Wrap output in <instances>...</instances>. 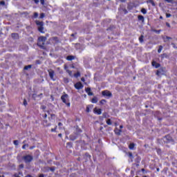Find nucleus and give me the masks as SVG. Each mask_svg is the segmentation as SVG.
<instances>
[{
    "mask_svg": "<svg viewBox=\"0 0 177 177\" xmlns=\"http://www.w3.org/2000/svg\"><path fill=\"white\" fill-rule=\"evenodd\" d=\"M40 3L42 6H44V8H46V6H48V4L45 3V0H40Z\"/></svg>",
    "mask_w": 177,
    "mask_h": 177,
    "instance_id": "21",
    "label": "nucleus"
},
{
    "mask_svg": "<svg viewBox=\"0 0 177 177\" xmlns=\"http://www.w3.org/2000/svg\"><path fill=\"white\" fill-rule=\"evenodd\" d=\"M85 157H86L87 158H91V155L89 154V153H86Z\"/></svg>",
    "mask_w": 177,
    "mask_h": 177,
    "instance_id": "42",
    "label": "nucleus"
},
{
    "mask_svg": "<svg viewBox=\"0 0 177 177\" xmlns=\"http://www.w3.org/2000/svg\"><path fill=\"white\" fill-rule=\"evenodd\" d=\"M129 150H133L135 149V143L132 142L129 145Z\"/></svg>",
    "mask_w": 177,
    "mask_h": 177,
    "instance_id": "20",
    "label": "nucleus"
},
{
    "mask_svg": "<svg viewBox=\"0 0 177 177\" xmlns=\"http://www.w3.org/2000/svg\"><path fill=\"white\" fill-rule=\"evenodd\" d=\"M77 133H81L82 132V130L81 129H77Z\"/></svg>",
    "mask_w": 177,
    "mask_h": 177,
    "instance_id": "45",
    "label": "nucleus"
},
{
    "mask_svg": "<svg viewBox=\"0 0 177 177\" xmlns=\"http://www.w3.org/2000/svg\"><path fill=\"white\" fill-rule=\"evenodd\" d=\"M106 100H101L100 101V103L101 104H104V103H106Z\"/></svg>",
    "mask_w": 177,
    "mask_h": 177,
    "instance_id": "39",
    "label": "nucleus"
},
{
    "mask_svg": "<svg viewBox=\"0 0 177 177\" xmlns=\"http://www.w3.org/2000/svg\"><path fill=\"white\" fill-rule=\"evenodd\" d=\"M55 114H50V117H51V118H53V117H55Z\"/></svg>",
    "mask_w": 177,
    "mask_h": 177,
    "instance_id": "60",
    "label": "nucleus"
},
{
    "mask_svg": "<svg viewBox=\"0 0 177 177\" xmlns=\"http://www.w3.org/2000/svg\"><path fill=\"white\" fill-rule=\"evenodd\" d=\"M150 4L152 5V6H156V3H154V1L153 0H148V1Z\"/></svg>",
    "mask_w": 177,
    "mask_h": 177,
    "instance_id": "28",
    "label": "nucleus"
},
{
    "mask_svg": "<svg viewBox=\"0 0 177 177\" xmlns=\"http://www.w3.org/2000/svg\"><path fill=\"white\" fill-rule=\"evenodd\" d=\"M13 144L15 145V146H19V140H14Z\"/></svg>",
    "mask_w": 177,
    "mask_h": 177,
    "instance_id": "33",
    "label": "nucleus"
},
{
    "mask_svg": "<svg viewBox=\"0 0 177 177\" xmlns=\"http://www.w3.org/2000/svg\"><path fill=\"white\" fill-rule=\"evenodd\" d=\"M0 5H5V1H1Z\"/></svg>",
    "mask_w": 177,
    "mask_h": 177,
    "instance_id": "58",
    "label": "nucleus"
},
{
    "mask_svg": "<svg viewBox=\"0 0 177 177\" xmlns=\"http://www.w3.org/2000/svg\"><path fill=\"white\" fill-rule=\"evenodd\" d=\"M141 12L143 15H146V13H147V10H146L145 8H142Z\"/></svg>",
    "mask_w": 177,
    "mask_h": 177,
    "instance_id": "32",
    "label": "nucleus"
},
{
    "mask_svg": "<svg viewBox=\"0 0 177 177\" xmlns=\"http://www.w3.org/2000/svg\"><path fill=\"white\" fill-rule=\"evenodd\" d=\"M166 39H172V37H168V36H166Z\"/></svg>",
    "mask_w": 177,
    "mask_h": 177,
    "instance_id": "55",
    "label": "nucleus"
},
{
    "mask_svg": "<svg viewBox=\"0 0 177 177\" xmlns=\"http://www.w3.org/2000/svg\"><path fill=\"white\" fill-rule=\"evenodd\" d=\"M165 139H166L167 143H169V142H174L172 137L169 135L165 136Z\"/></svg>",
    "mask_w": 177,
    "mask_h": 177,
    "instance_id": "10",
    "label": "nucleus"
},
{
    "mask_svg": "<svg viewBox=\"0 0 177 177\" xmlns=\"http://www.w3.org/2000/svg\"><path fill=\"white\" fill-rule=\"evenodd\" d=\"M123 128H124V126H122V125L120 126V129H122Z\"/></svg>",
    "mask_w": 177,
    "mask_h": 177,
    "instance_id": "61",
    "label": "nucleus"
},
{
    "mask_svg": "<svg viewBox=\"0 0 177 177\" xmlns=\"http://www.w3.org/2000/svg\"><path fill=\"white\" fill-rule=\"evenodd\" d=\"M58 127H59V129H62V127H63V123L62 122H59L58 123Z\"/></svg>",
    "mask_w": 177,
    "mask_h": 177,
    "instance_id": "38",
    "label": "nucleus"
},
{
    "mask_svg": "<svg viewBox=\"0 0 177 177\" xmlns=\"http://www.w3.org/2000/svg\"><path fill=\"white\" fill-rule=\"evenodd\" d=\"M46 113H48V114H50V111H46Z\"/></svg>",
    "mask_w": 177,
    "mask_h": 177,
    "instance_id": "63",
    "label": "nucleus"
},
{
    "mask_svg": "<svg viewBox=\"0 0 177 177\" xmlns=\"http://www.w3.org/2000/svg\"><path fill=\"white\" fill-rule=\"evenodd\" d=\"M32 99H35V97H37V94H32Z\"/></svg>",
    "mask_w": 177,
    "mask_h": 177,
    "instance_id": "52",
    "label": "nucleus"
},
{
    "mask_svg": "<svg viewBox=\"0 0 177 177\" xmlns=\"http://www.w3.org/2000/svg\"><path fill=\"white\" fill-rule=\"evenodd\" d=\"M39 16L38 12H34L33 16L32 17V19H37Z\"/></svg>",
    "mask_w": 177,
    "mask_h": 177,
    "instance_id": "25",
    "label": "nucleus"
},
{
    "mask_svg": "<svg viewBox=\"0 0 177 177\" xmlns=\"http://www.w3.org/2000/svg\"><path fill=\"white\" fill-rule=\"evenodd\" d=\"M143 38H145V37L142 35L139 37V41L140 44L143 43L144 41Z\"/></svg>",
    "mask_w": 177,
    "mask_h": 177,
    "instance_id": "30",
    "label": "nucleus"
},
{
    "mask_svg": "<svg viewBox=\"0 0 177 177\" xmlns=\"http://www.w3.org/2000/svg\"><path fill=\"white\" fill-rule=\"evenodd\" d=\"M75 59V56L74 55H68L66 57V60H68V62H71L73 60H74Z\"/></svg>",
    "mask_w": 177,
    "mask_h": 177,
    "instance_id": "13",
    "label": "nucleus"
},
{
    "mask_svg": "<svg viewBox=\"0 0 177 177\" xmlns=\"http://www.w3.org/2000/svg\"><path fill=\"white\" fill-rule=\"evenodd\" d=\"M127 156L131 158V160H133V154H132V152L127 153Z\"/></svg>",
    "mask_w": 177,
    "mask_h": 177,
    "instance_id": "22",
    "label": "nucleus"
},
{
    "mask_svg": "<svg viewBox=\"0 0 177 177\" xmlns=\"http://www.w3.org/2000/svg\"><path fill=\"white\" fill-rule=\"evenodd\" d=\"M171 16H172V15L168 13L166 14L167 19H169V17H171Z\"/></svg>",
    "mask_w": 177,
    "mask_h": 177,
    "instance_id": "46",
    "label": "nucleus"
},
{
    "mask_svg": "<svg viewBox=\"0 0 177 177\" xmlns=\"http://www.w3.org/2000/svg\"><path fill=\"white\" fill-rule=\"evenodd\" d=\"M56 129H57V126H55L54 129H51V132H56Z\"/></svg>",
    "mask_w": 177,
    "mask_h": 177,
    "instance_id": "41",
    "label": "nucleus"
},
{
    "mask_svg": "<svg viewBox=\"0 0 177 177\" xmlns=\"http://www.w3.org/2000/svg\"><path fill=\"white\" fill-rule=\"evenodd\" d=\"M165 2H168V3H171L172 2V0H165Z\"/></svg>",
    "mask_w": 177,
    "mask_h": 177,
    "instance_id": "54",
    "label": "nucleus"
},
{
    "mask_svg": "<svg viewBox=\"0 0 177 177\" xmlns=\"http://www.w3.org/2000/svg\"><path fill=\"white\" fill-rule=\"evenodd\" d=\"M39 177H45V175L44 174H39Z\"/></svg>",
    "mask_w": 177,
    "mask_h": 177,
    "instance_id": "57",
    "label": "nucleus"
},
{
    "mask_svg": "<svg viewBox=\"0 0 177 177\" xmlns=\"http://www.w3.org/2000/svg\"><path fill=\"white\" fill-rule=\"evenodd\" d=\"M36 64H41L40 60H36Z\"/></svg>",
    "mask_w": 177,
    "mask_h": 177,
    "instance_id": "51",
    "label": "nucleus"
},
{
    "mask_svg": "<svg viewBox=\"0 0 177 177\" xmlns=\"http://www.w3.org/2000/svg\"><path fill=\"white\" fill-rule=\"evenodd\" d=\"M41 110H44V111H45V110H46V106H45V105H41Z\"/></svg>",
    "mask_w": 177,
    "mask_h": 177,
    "instance_id": "36",
    "label": "nucleus"
},
{
    "mask_svg": "<svg viewBox=\"0 0 177 177\" xmlns=\"http://www.w3.org/2000/svg\"><path fill=\"white\" fill-rule=\"evenodd\" d=\"M74 86L75 89L80 91V89H82V88H84V84H82L81 82H77L75 84Z\"/></svg>",
    "mask_w": 177,
    "mask_h": 177,
    "instance_id": "6",
    "label": "nucleus"
},
{
    "mask_svg": "<svg viewBox=\"0 0 177 177\" xmlns=\"http://www.w3.org/2000/svg\"><path fill=\"white\" fill-rule=\"evenodd\" d=\"M11 37L13 39H19V33H12Z\"/></svg>",
    "mask_w": 177,
    "mask_h": 177,
    "instance_id": "14",
    "label": "nucleus"
},
{
    "mask_svg": "<svg viewBox=\"0 0 177 177\" xmlns=\"http://www.w3.org/2000/svg\"><path fill=\"white\" fill-rule=\"evenodd\" d=\"M167 54H165V53H163L162 55V59H164V57H167Z\"/></svg>",
    "mask_w": 177,
    "mask_h": 177,
    "instance_id": "50",
    "label": "nucleus"
},
{
    "mask_svg": "<svg viewBox=\"0 0 177 177\" xmlns=\"http://www.w3.org/2000/svg\"><path fill=\"white\" fill-rule=\"evenodd\" d=\"M42 117H43V118L44 120H46V118H48V115L47 114H44V115H42Z\"/></svg>",
    "mask_w": 177,
    "mask_h": 177,
    "instance_id": "47",
    "label": "nucleus"
},
{
    "mask_svg": "<svg viewBox=\"0 0 177 177\" xmlns=\"http://www.w3.org/2000/svg\"><path fill=\"white\" fill-rule=\"evenodd\" d=\"M28 103H27V100L24 99V106H27Z\"/></svg>",
    "mask_w": 177,
    "mask_h": 177,
    "instance_id": "44",
    "label": "nucleus"
},
{
    "mask_svg": "<svg viewBox=\"0 0 177 177\" xmlns=\"http://www.w3.org/2000/svg\"><path fill=\"white\" fill-rule=\"evenodd\" d=\"M35 23L37 26H38V31L41 34H44L45 32L44 31V21L36 20Z\"/></svg>",
    "mask_w": 177,
    "mask_h": 177,
    "instance_id": "4",
    "label": "nucleus"
},
{
    "mask_svg": "<svg viewBox=\"0 0 177 177\" xmlns=\"http://www.w3.org/2000/svg\"><path fill=\"white\" fill-rule=\"evenodd\" d=\"M26 147H28V144H25V145H24L22 146V149H23L24 150H26Z\"/></svg>",
    "mask_w": 177,
    "mask_h": 177,
    "instance_id": "40",
    "label": "nucleus"
},
{
    "mask_svg": "<svg viewBox=\"0 0 177 177\" xmlns=\"http://www.w3.org/2000/svg\"><path fill=\"white\" fill-rule=\"evenodd\" d=\"M154 32H156L157 34H160L161 32V30H153Z\"/></svg>",
    "mask_w": 177,
    "mask_h": 177,
    "instance_id": "43",
    "label": "nucleus"
},
{
    "mask_svg": "<svg viewBox=\"0 0 177 177\" xmlns=\"http://www.w3.org/2000/svg\"><path fill=\"white\" fill-rule=\"evenodd\" d=\"M71 140H75V139H77V136H74V135H71L69 136Z\"/></svg>",
    "mask_w": 177,
    "mask_h": 177,
    "instance_id": "26",
    "label": "nucleus"
},
{
    "mask_svg": "<svg viewBox=\"0 0 177 177\" xmlns=\"http://www.w3.org/2000/svg\"><path fill=\"white\" fill-rule=\"evenodd\" d=\"M138 19L139 21H141L142 23H145V17H143V15H138Z\"/></svg>",
    "mask_w": 177,
    "mask_h": 177,
    "instance_id": "15",
    "label": "nucleus"
},
{
    "mask_svg": "<svg viewBox=\"0 0 177 177\" xmlns=\"http://www.w3.org/2000/svg\"><path fill=\"white\" fill-rule=\"evenodd\" d=\"M64 68L65 70H66V73H68V75H70V77H73V71L67 69L68 68L67 66H65Z\"/></svg>",
    "mask_w": 177,
    "mask_h": 177,
    "instance_id": "16",
    "label": "nucleus"
},
{
    "mask_svg": "<svg viewBox=\"0 0 177 177\" xmlns=\"http://www.w3.org/2000/svg\"><path fill=\"white\" fill-rule=\"evenodd\" d=\"M43 125L44 127H50L51 124L48 122V120H43Z\"/></svg>",
    "mask_w": 177,
    "mask_h": 177,
    "instance_id": "17",
    "label": "nucleus"
},
{
    "mask_svg": "<svg viewBox=\"0 0 177 177\" xmlns=\"http://www.w3.org/2000/svg\"><path fill=\"white\" fill-rule=\"evenodd\" d=\"M33 1V2H35V3H36L37 5V3H39V0H32Z\"/></svg>",
    "mask_w": 177,
    "mask_h": 177,
    "instance_id": "49",
    "label": "nucleus"
},
{
    "mask_svg": "<svg viewBox=\"0 0 177 177\" xmlns=\"http://www.w3.org/2000/svg\"><path fill=\"white\" fill-rule=\"evenodd\" d=\"M166 26H167V27H168L169 28H171V24H169V23L166 22Z\"/></svg>",
    "mask_w": 177,
    "mask_h": 177,
    "instance_id": "48",
    "label": "nucleus"
},
{
    "mask_svg": "<svg viewBox=\"0 0 177 177\" xmlns=\"http://www.w3.org/2000/svg\"><path fill=\"white\" fill-rule=\"evenodd\" d=\"M93 113L95 114H97V115H100V114H102V109H101L95 108L94 110H93Z\"/></svg>",
    "mask_w": 177,
    "mask_h": 177,
    "instance_id": "8",
    "label": "nucleus"
},
{
    "mask_svg": "<svg viewBox=\"0 0 177 177\" xmlns=\"http://www.w3.org/2000/svg\"><path fill=\"white\" fill-rule=\"evenodd\" d=\"M61 100H62L63 103L66 105L67 107H70L71 106V104L70 102H68V94H64L61 96Z\"/></svg>",
    "mask_w": 177,
    "mask_h": 177,
    "instance_id": "2",
    "label": "nucleus"
},
{
    "mask_svg": "<svg viewBox=\"0 0 177 177\" xmlns=\"http://www.w3.org/2000/svg\"><path fill=\"white\" fill-rule=\"evenodd\" d=\"M114 132H115V135H118V136H120V135H121V132H122V130L116 127L114 129Z\"/></svg>",
    "mask_w": 177,
    "mask_h": 177,
    "instance_id": "11",
    "label": "nucleus"
},
{
    "mask_svg": "<svg viewBox=\"0 0 177 177\" xmlns=\"http://www.w3.org/2000/svg\"><path fill=\"white\" fill-rule=\"evenodd\" d=\"M55 169H56V167H50V171H51L52 172H55Z\"/></svg>",
    "mask_w": 177,
    "mask_h": 177,
    "instance_id": "37",
    "label": "nucleus"
},
{
    "mask_svg": "<svg viewBox=\"0 0 177 177\" xmlns=\"http://www.w3.org/2000/svg\"><path fill=\"white\" fill-rule=\"evenodd\" d=\"M22 160L26 164H30L34 160V157L30 154L22 156Z\"/></svg>",
    "mask_w": 177,
    "mask_h": 177,
    "instance_id": "3",
    "label": "nucleus"
},
{
    "mask_svg": "<svg viewBox=\"0 0 177 177\" xmlns=\"http://www.w3.org/2000/svg\"><path fill=\"white\" fill-rule=\"evenodd\" d=\"M48 74L50 80L53 81H56V79H55V71L50 69L48 71Z\"/></svg>",
    "mask_w": 177,
    "mask_h": 177,
    "instance_id": "7",
    "label": "nucleus"
},
{
    "mask_svg": "<svg viewBox=\"0 0 177 177\" xmlns=\"http://www.w3.org/2000/svg\"><path fill=\"white\" fill-rule=\"evenodd\" d=\"M85 91L88 96H93V93H92V91H91V88H86L85 89Z\"/></svg>",
    "mask_w": 177,
    "mask_h": 177,
    "instance_id": "12",
    "label": "nucleus"
},
{
    "mask_svg": "<svg viewBox=\"0 0 177 177\" xmlns=\"http://www.w3.org/2000/svg\"><path fill=\"white\" fill-rule=\"evenodd\" d=\"M78 77H81V73L80 72H77L76 73L74 74L75 78H78Z\"/></svg>",
    "mask_w": 177,
    "mask_h": 177,
    "instance_id": "23",
    "label": "nucleus"
},
{
    "mask_svg": "<svg viewBox=\"0 0 177 177\" xmlns=\"http://www.w3.org/2000/svg\"><path fill=\"white\" fill-rule=\"evenodd\" d=\"M161 50H162V46H159V48L158 49V53H161Z\"/></svg>",
    "mask_w": 177,
    "mask_h": 177,
    "instance_id": "34",
    "label": "nucleus"
},
{
    "mask_svg": "<svg viewBox=\"0 0 177 177\" xmlns=\"http://www.w3.org/2000/svg\"><path fill=\"white\" fill-rule=\"evenodd\" d=\"M161 73V71H156V75H160V73Z\"/></svg>",
    "mask_w": 177,
    "mask_h": 177,
    "instance_id": "53",
    "label": "nucleus"
},
{
    "mask_svg": "<svg viewBox=\"0 0 177 177\" xmlns=\"http://www.w3.org/2000/svg\"><path fill=\"white\" fill-rule=\"evenodd\" d=\"M58 136H59V138H62V133H59Z\"/></svg>",
    "mask_w": 177,
    "mask_h": 177,
    "instance_id": "62",
    "label": "nucleus"
},
{
    "mask_svg": "<svg viewBox=\"0 0 177 177\" xmlns=\"http://www.w3.org/2000/svg\"><path fill=\"white\" fill-rule=\"evenodd\" d=\"M151 65L153 66V67H155V68H158L161 66V64L157 63V62L156 61H153L151 62Z\"/></svg>",
    "mask_w": 177,
    "mask_h": 177,
    "instance_id": "9",
    "label": "nucleus"
},
{
    "mask_svg": "<svg viewBox=\"0 0 177 177\" xmlns=\"http://www.w3.org/2000/svg\"><path fill=\"white\" fill-rule=\"evenodd\" d=\"M91 102L92 103H97V98L96 97H93L92 100H91Z\"/></svg>",
    "mask_w": 177,
    "mask_h": 177,
    "instance_id": "29",
    "label": "nucleus"
},
{
    "mask_svg": "<svg viewBox=\"0 0 177 177\" xmlns=\"http://www.w3.org/2000/svg\"><path fill=\"white\" fill-rule=\"evenodd\" d=\"M107 125H112L113 122H111V119H107L106 121Z\"/></svg>",
    "mask_w": 177,
    "mask_h": 177,
    "instance_id": "24",
    "label": "nucleus"
},
{
    "mask_svg": "<svg viewBox=\"0 0 177 177\" xmlns=\"http://www.w3.org/2000/svg\"><path fill=\"white\" fill-rule=\"evenodd\" d=\"M32 67V65H28L24 66V70H28V68H31Z\"/></svg>",
    "mask_w": 177,
    "mask_h": 177,
    "instance_id": "31",
    "label": "nucleus"
},
{
    "mask_svg": "<svg viewBox=\"0 0 177 177\" xmlns=\"http://www.w3.org/2000/svg\"><path fill=\"white\" fill-rule=\"evenodd\" d=\"M93 107V105H88L86 108V113H91V109Z\"/></svg>",
    "mask_w": 177,
    "mask_h": 177,
    "instance_id": "19",
    "label": "nucleus"
},
{
    "mask_svg": "<svg viewBox=\"0 0 177 177\" xmlns=\"http://www.w3.org/2000/svg\"><path fill=\"white\" fill-rule=\"evenodd\" d=\"M52 41H54L55 44H59V42H60V40H59V37H52Z\"/></svg>",
    "mask_w": 177,
    "mask_h": 177,
    "instance_id": "18",
    "label": "nucleus"
},
{
    "mask_svg": "<svg viewBox=\"0 0 177 177\" xmlns=\"http://www.w3.org/2000/svg\"><path fill=\"white\" fill-rule=\"evenodd\" d=\"M45 17V13L41 12L39 15V19H44Z\"/></svg>",
    "mask_w": 177,
    "mask_h": 177,
    "instance_id": "35",
    "label": "nucleus"
},
{
    "mask_svg": "<svg viewBox=\"0 0 177 177\" xmlns=\"http://www.w3.org/2000/svg\"><path fill=\"white\" fill-rule=\"evenodd\" d=\"M127 0H120L122 2H126Z\"/></svg>",
    "mask_w": 177,
    "mask_h": 177,
    "instance_id": "64",
    "label": "nucleus"
},
{
    "mask_svg": "<svg viewBox=\"0 0 177 177\" xmlns=\"http://www.w3.org/2000/svg\"><path fill=\"white\" fill-rule=\"evenodd\" d=\"M19 168H24V165H20Z\"/></svg>",
    "mask_w": 177,
    "mask_h": 177,
    "instance_id": "59",
    "label": "nucleus"
},
{
    "mask_svg": "<svg viewBox=\"0 0 177 177\" xmlns=\"http://www.w3.org/2000/svg\"><path fill=\"white\" fill-rule=\"evenodd\" d=\"M66 147H68L69 149H71V147H73V142H67Z\"/></svg>",
    "mask_w": 177,
    "mask_h": 177,
    "instance_id": "27",
    "label": "nucleus"
},
{
    "mask_svg": "<svg viewBox=\"0 0 177 177\" xmlns=\"http://www.w3.org/2000/svg\"><path fill=\"white\" fill-rule=\"evenodd\" d=\"M102 96H106L107 97H111V96H113V94L109 90L102 91Z\"/></svg>",
    "mask_w": 177,
    "mask_h": 177,
    "instance_id": "5",
    "label": "nucleus"
},
{
    "mask_svg": "<svg viewBox=\"0 0 177 177\" xmlns=\"http://www.w3.org/2000/svg\"><path fill=\"white\" fill-rule=\"evenodd\" d=\"M81 81H82V82H85V78H84V77H82V78H81Z\"/></svg>",
    "mask_w": 177,
    "mask_h": 177,
    "instance_id": "56",
    "label": "nucleus"
},
{
    "mask_svg": "<svg viewBox=\"0 0 177 177\" xmlns=\"http://www.w3.org/2000/svg\"><path fill=\"white\" fill-rule=\"evenodd\" d=\"M45 42H46V37L40 36L38 38L37 46L41 49H45Z\"/></svg>",
    "mask_w": 177,
    "mask_h": 177,
    "instance_id": "1",
    "label": "nucleus"
}]
</instances>
